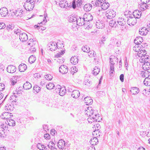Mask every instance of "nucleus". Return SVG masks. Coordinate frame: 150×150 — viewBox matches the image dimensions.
I'll use <instances>...</instances> for the list:
<instances>
[{"label": "nucleus", "instance_id": "nucleus-28", "mask_svg": "<svg viewBox=\"0 0 150 150\" xmlns=\"http://www.w3.org/2000/svg\"><path fill=\"white\" fill-rule=\"evenodd\" d=\"M78 59L77 56H74L71 57L70 59L71 63L74 65H75L78 62Z\"/></svg>", "mask_w": 150, "mask_h": 150}, {"label": "nucleus", "instance_id": "nucleus-31", "mask_svg": "<svg viewBox=\"0 0 150 150\" xmlns=\"http://www.w3.org/2000/svg\"><path fill=\"white\" fill-rule=\"evenodd\" d=\"M11 105L7 104L5 105V109L6 111L8 112H11L12 111L14 108L13 106Z\"/></svg>", "mask_w": 150, "mask_h": 150}, {"label": "nucleus", "instance_id": "nucleus-55", "mask_svg": "<svg viewBox=\"0 0 150 150\" xmlns=\"http://www.w3.org/2000/svg\"><path fill=\"white\" fill-rule=\"evenodd\" d=\"M64 51L61 50L60 52H59L58 53H57L55 56L57 58L60 57L61 55L64 54Z\"/></svg>", "mask_w": 150, "mask_h": 150}, {"label": "nucleus", "instance_id": "nucleus-5", "mask_svg": "<svg viewBox=\"0 0 150 150\" xmlns=\"http://www.w3.org/2000/svg\"><path fill=\"white\" fill-rule=\"evenodd\" d=\"M95 110H93L91 107L88 108L85 111V113L88 116L90 117V118H93V113L96 114Z\"/></svg>", "mask_w": 150, "mask_h": 150}, {"label": "nucleus", "instance_id": "nucleus-37", "mask_svg": "<svg viewBox=\"0 0 150 150\" xmlns=\"http://www.w3.org/2000/svg\"><path fill=\"white\" fill-rule=\"evenodd\" d=\"M92 8V5L89 4H85L83 7L84 9L86 11H90L91 9Z\"/></svg>", "mask_w": 150, "mask_h": 150}, {"label": "nucleus", "instance_id": "nucleus-54", "mask_svg": "<svg viewBox=\"0 0 150 150\" xmlns=\"http://www.w3.org/2000/svg\"><path fill=\"white\" fill-rule=\"evenodd\" d=\"M61 86L59 85H58L56 86L55 87V91L56 93H59V91H60V89L61 88Z\"/></svg>", "mask_w": 150, "mask_h": 150}, {"label": "nucleus", "instance_id": "nucleus-64", "mask_svg": "<svg viewBox=\"0 0 150 150\" xmlns=\"http://www.w3.org/2000/svg\"><path fill=\"white\" fill-rule=\"evenodd\" d=\"M48 127L46 125H43V129L44 131H45L46 132H47V131L49 130V129H48Z\"/></svg>", "mask_w": 150, "mask_h": 150}, {"label": "nucleus", "instance_id": "nucleus-49", "mask_svg": "<svg viewBox=\"0 0 150 150\" xmlns=\"http://www.w3.org/2000/svg\"><path fill=\"white\" fill-rule=\"evenodd\" d=\"M150 76V72L148 71H146L142 75L143 77L149 78Z\"/></svg>", "mask_w": 150, "mask_h": 150}, {"label": "nucleus", "instance_id": "nucleus-11", "mask_svg": "<svg viewBox=\"0 0 150 150\" xmlns=\"http://www.w3.org/2000/svg\"><path fill=\"white\" fill-rule=\"evenodd\" d=\"M93 127L95 128V131H93L92 134L95 136V134L97 135V133L99 132L98 130L100 129V125L98 123L96 122L95 124H94Z\"/></svg>", "mask_w": 150, "mask_h": 150}, {"label": "nucleus", "instance_id": "nucleus-43", "mask_svg": "<svg viewBox=\"0 0 150 150\" xmlns=\"http://www.w3.org/2000/svg\"><path fill=\"white\" fill-rule=\"evenodd\" d=\"M36 60L35 57L34 56L32 55L29 57L28 61L29 63L32 64L35 62Z\"/></svg>", "mask_w": 150, "mask_h": 150}, {"label": "nucleus", "instance_id": "nucleus-47", "mask_svg": "<svg viewBox=\"0 0 150 150\" xmlns=\"http://www.w3.org/2000/svg\"><path fill=\"white\" fill-rule=\"evenodd\" d=\"M100 69L98 67H94L93 71V74L95 75H97L100 72Z\"/></svg>", "mask_w": 150, "mask_h": 150}, {"label": "nucleus", "instance_id": "nucleus-38", "mask_svg": "<svg viewBox=\"0 0 150 150\" xmlns=\"http://www.w3.org/2000/svg\"><path fill=\"white\" fill-rule=\"evenodd\" d=\"M118 61V59L115 56H113L111 58H110V64H115V62L117 63Z\"/></svg>", "mask_w": 150, "mask_h": 150}, {"label": "nucleus", "instance_id": "nucleus-32", "mask_svg": "<svg viewBox=\"0 0 150 150\" xmlns=\"http://www.w3.org/2000/svg\"><path fill=\"white\" fill-rule=\"evenodd\" d=\"M130 91L132 93V94L133 95H135L139 93V90L138 88L136 87H133L132 88Z\"/></svg>", "mask_w": 150, "mask_h": 150}, {"label": "nucleus", "instance_id": "nucleus-4", "mask_svg": "<svg viewBox=\"0 0 150 150\" xmlns=\"http://www.w3.org/2000/svg\"><path fill=\"white\" fill-rule=\"evenodd\" d=\"M115 12L112 10H108L106 12V16L108 18H112L116 15Z\"/></svg>", "mask_w": 150, "mask_h": 150}, {"label": "nucleus", "instance_id": "nucleus-42", "mask_svg": "<svg viewBox=\"0 0 150 150\" xmlns=\"http://www.w3.org/2000/svg\"><path fill=\"white\" fill-rule=\"evenodd\" d=\"M54 87V85L53 83H50L46 86V88L48 90L53 89Z\"/></svg>", "mask_w": 150, "mask_h": 150}, {"label": "nucleus", "instance_id": "nucleus-60", "mask_svg": "<svg viewBox=\"0 0 150 150\" xmlns=\"http://www.w3.org/2000/svg\"><path fill=\"white\" fill-rule=\"evenodd\" d=\"M6 27L5 24L3 22H0V29H3Z\"/></svg>", "mask_w": 150, "mask_h": 150}, {"label": "nucleus", "instance_id": "nucleus-9", "mask_svg": "<svg viewBox=\"0 0 150 150\" xmlns=\"http://www.w3.org/2000/svg\"><path fill=\"white\" fill-rule=\"evenodd\" d=\"M83 17L86 22L88 23V22L91 21L93 19V17L91 14L88 13L84 14Z\"/></svg>", "mask_w": 150, "mask_h": 150}, {"label": "nucleus", "instance_id": "nucleus-59", "mask_svg": "<svg viewBox=\"0 0 150 150\" xmlns=\"http://www.w3.org/2000/svg\"><path fill=\"white\" fill-rule=\"evenodd\" d=\"M91 82L89 81V80H86L85 82V85L89 86L91 84Z\"/></svg>", "mask_w": 150, "mask_h": 150}, {"label": "nucleus", "instance_id": "nucleus-6", "mask_svg": "<svg viewBox=\"0 0 150 150\" xmlns=\"http://www.w3.org/2000/svg\"><path fill=\"white\" fill-rule=\"evenodd\" d=\"M48 46V47L49 48L50 50L51 51L55 50L57 48H58L57 43L54 42H50Z\"/></svg>", "mask_w": 150, "mask_h": 150}, {"label": "nucleus", "instance_id": "nucleus-61", "mask_svg": "<svg viewBox=\"0 0 150 150\" xmlns=\"http://www.w3.org/2000/svg\"><path fill=\"white\" fill-rule=\"evenodd\" d=\"M5 88L4 85L2 83H0V91H2Z\"/></svg>", "mask_w": 150, "mask_h": 150}, {"label": "nucleus", "instance_id": "nucleus-52", "mask_svg": "<svg viewBox=\"0 0 150 150\" xmlns=\"http://www.w3.org/2000/svg\"><path fill=\"white\" fill-rule=\"evenodd\" d=\"M17 97V96L16 95H13L12 96H11L10 97V100H11L14 103H16V98Z\"/></svg>", "mask_w": 150, "mask_h": 150}, {"label": "nucleus", "instance_id": "nucleus-22", "mask_svg": "<svg viewBox=\"0 0 150 150\" xmlns=\"http://www.w3.org/2000/svg\"><path fill=\"white\" fill-rule=\"evenodd\" d=\"M80 92L77 90H74L72 92L71 96L74 98H77L79 96Z\"/></svg>", "mask_w": 150, "mask_h": 150}, {"label": "nucleus", "instance_id": "nucleus-58", "mask_svg": "<svg viewBox=\"0 0 150 150\" xmlns=\"http://www.w3.org/2000/svg\"><path fill=\"white\" fill-rule=\"evenodd\" d=\"M44 146V145L40 143H38L37 144V148L40 150H42V149Z\"/></svg>", "mask_w": 150, "mask_h": 150}, {"label": "nucleus", "instance_id": "nucleus-3", "mask_svg": "<svg viewBox=\"0 0 150 150\" xmlns=\"http://www.w3.org/2000/svg\"><path fill=\"white\" fill-rule=\"evenodd\" d=\"M142 46L141 44H136L135 46L133 48V50L137 52V53H135V54H137L139 56V53L143 52V50H142Z\"/></svg>", "mask_w": 150, "mask_h": 150}, {"label": "nucleus", "instance_id": "nucleus-15", "mask_svg": "<svg viewBox=\"0 0 150 150\" xmlns=\"http://www.w3.org/2000/svg\"><path fill=\"white\" fill-rule=\"evenodd\" d=\"M146 53L145 52H143V54H142V53L141 52L140 53H139V57H141V59L143 61H144V63L148 62V59L149 58L146 56H145Z\"/></svg>", "mask_w": 150, "mask_h": 150}, {"label": "nucleus", "instance_id": "nucleus-19", "mask_svg": "<svg viewBox=\"0 0 150 150\" xmlns=\"http://www.w3.org/2000/svg\"><path fill=\"white\" fill-rule=\"evenodd\" d=\"M59 5L62 8H65L68 6V3L65 0H59Z\"/></svg>", "mask_w": 150, "mask_h": 150}, {"label": "nucleus", "instance_id": "nucleus-26", "mask_svg": "<svg viewBox=\"0 0 150 150\" xmlns=\"http://www.w3.org/2000/svg\"><path fill=\"white\" fill-rule=\"evenodd\" d=\"M22 12L23 10L20 8L17 9L16 10V16L18 18L22 17L23 15Z\"/></svg>", "mask_w": 150, "mask_h": 150}, {"label": "nucleus", "instance_id": "nucleus-35", "mask_svg": "<svg viewBox=\"0 0 150 150\" xmlns=\"http://www.w3.org/2000/svg\"><path fill=\"white\" fill-rule=\"evenodd\" d=\"M9 114L8 112H4L1 116V118L4 119L8 120L9 118Z\"/></svg>", "mask_w": 150, "mask_h": 150}, {"label": "nucleus", "instance_id": "nucleus-50", "mask_svg": "<svg viewBox=\"0 0 150 150\" xmlns=\"http://www.w3.org/2000/svg\"><path fill=\"white\" fill-rule=\"evenodd\" d=\"M114 64H110V74H112L113 72H114Z\"/></svg>", "mask_w": 150, "mask_h": 150}, {"label": "nucleus", "instance_id": "nucleus-12", "mask_svg": "<svg viewBox=\"0 0 150 150\" xmlns=\"http://www.w3.org/2000/svg\"><path fill=\"white\" fill-rule=\"evenodd\" d=\"M95 136L94 135L93 136L96 137H95L93 138H92L91 139L90 142L91 144L92 145H96L98 143V139L97 138V137H98V134L97 135H96V134L95 135Z\"/></svg>", "mask_w": 150, "mask_h": 150}, {"label": "nucleus", "instance_id": "nucleus-1", "mask_svg": "<svg viewBox=\"0 0 150 150\" xmlns=\"http://www.w3.org/2000/svg\"><path fill=\"white\" fill-rule=\"evenodd\" d=\"M34 2L33 0H27L25 3L24 7L27 11H30L34 7Z\"/></svg>", "mask_w": 150, "mask_h": 150}, {"label": "nucleus", "instance_id": "nucleus-21", "mask_svg": "<svg viewBox=\"0 0 150 150\" xmlns=\"http://www.w3.org/2000/svg\"><path fill=\"white\" fill-rule=\"evenodd\" d=\"M85 103L86 105H91L92 104L93 100L89 97H86L84 98Z\"/></svg>", "mask_w": 150, "mask_h": 150}, {"label": "nucleus", "instance_id": "nucleus-25", "mask_svg": "<svg viewBox=\"0 0 150 150\" xmlns=\"http://www.w3.org/2000/svg\"><path fill=\"white\" fill-rule=\"evenodd\" d=\"M82 1L81 0H78L76 2V3L75 2H73L72 7L74 8H76V6L79 7L82 4Z\"/></svg>", "mask_w": 150, "mask_h": 150}, {"label": "nucleus", "instance_id": "nucleus-34", "mask_svg": "<svg viewBox=\"0 0 150 150\" xmlns=\"http://www.w3.org/2000/svg\"><path fill=\"white\" fill-rule=\"evenodd\" d=\"M125 20L124 18H120L117 21V23L121 25H124L126 24Z\"/></svg>", "mask_w": 150, "mask_h": 150}, {"label": "nucleus", "instance_id": "nucleus-7", "mask_svg": "<svg viewBox=\"0 0 150 150\" xmlns=\"http://www.w3.org/2000/svg\"><path fill=\"white\" fill-rule=\"evenodd\" d=\"M76 23L77 25L80 26L83 25L84 26H85V25H87L88 23L85 22L83 17V18L80 17L77 18Z\"/></svg>", "mask_w": 150, "mask_h": 150}, {"label": "nucleus", "instance_id": "nucleus-16", "mask_svg": "<svg viewBox=\"0 0 150 150\" xmlns=\"http://www.w3.org/2000/svg\"><path fill=\"white\" fill-rule=\"evenodd\" d=\"M6 69L8 72L11 73H13L16 71L15 67L12 65L8 66Z\"/></svg>", "mask_w": 150, "mask_h": 150}, {"label": "nucleus", "instance_id": "nucleus-40", "mask_svg": "<svg viewBox=\"0 0 150 150\" xmlns=\"http://www.w3.org/2000/svg\"><path fill=\"white\" fill-rule=\"evenodd\" d=\"M94 112H96V114H94V113H93V118H91V119L93 120H95V121H96V122L97 121L99 122V120L98 118L99 116H98V113L97 111L96 110H95Z\"/></svg>", "mask_w": 150, "mask_h": 150}, {"label": "nucleus", "instance_id": "nucleus-56", "mask_svg": "<svg viewBox=\"0 0 150 150\" xmlns=\"http://www.w3.org/2000/svg\"><path fill=\"white\" fill-rule=\"evenodd\" d=\"M55 144L52 141H50L47 145V146L48 147V148L50 149V147H54Z\"/></svg>", "mask_w": 150, "mask_h": 150}, {"label": "nucleus", "instance_id": "nucleus-39", "mask_svg": "<svg viewBox=\"0 0 150 150\" xmlns=\"http://www.w3.org/2000/svg\"><path fill=\"white\" fill-rule=\"evenodd\" d=\"M60 91H59V95L61 96H63L65 95L66 93V90L64 87H61Z\"/></svg>", "mask_w": 150, "mask_h": 150}, {"label": "nucleus", "instance_id": "nucleus-53", "mask_svg": "<svg viewBox=\"0 0 150 150\" xmlns=\"http://www.w3.org/2000/svg\"><path fill=\"white\" fill-rule=\"evenodd\" d=\"M106 40L105 37L104 36H103L101 40L100 41V46H103L104 44V42Z\"/></svg>", "mask_w": 150, "mask_h": 150}, {"label": "nucleus", "instance_id": "nucleus-57", "mask_svg": "<svg viewBox=\"0 0 150 150\" xmlns=\"http://www.w3.org/2000/svg\"><path fill=\"white\" fill-rule=\"evenodd\" d=\"M45 77L47 80H52V76L50 74L46 75L45 76Z\"/></svg>", "mask_w": 150, "mask_h": 150}, {"label": "nucleus", "instance_id": "nucleus-44", "mask_svg": "<svg viewBox=\"0 0 150 150\" xmlns=\"http://www.w3.org/2000/svg\"><path fill=\"white\" fill-rule=\"evenodd\" d=\"M144 83L145 85L146 86H150V78H146L144 81Z\"/></svg>", "mask_w": 150, "mask_h": 150}, {"label": "nucleus", "instance_id": "nucleus-30", "mask_svg": "<svg viewBox=\"0 0 150 150\" xmlns=\"http://www.w3.org/2000/svg\"><path fill=\"white\" fill-rule=\"evenodd\" d=\"M23 87L25 90L29 89L31 88L32 85L29 82H26L24 84Z\"/></svg>", "mask_w": 150, "mask_h": 150}, {"label": "nucleus", "instance_id": "nucleus-63", "mask_svg": "<svg viewBox=\"0 0 150 150\" xmlns=\"http://www.w3.org/2000/svg\"><path fill=\"white\" fill-rule=\"evenodd\" d=\"M33 76L35 78H39L40 77L41 75L39 74L35 73L34 74Z\"/></svg>", "mask_w": 150, "mask_h": 150}, {"label": "nucleus", "instance_id": "nucleus-24", "mask_svg": "<svg viewBox=\"0 0 150 150\" xmlns=\"http://www.w3.org/2000/svg\"><path fill=\"white\" fill-rule=\"evenodd\" d=\"M110 6L108 2L105 1L102 3L100 6L102 9L105 10L107 9Z\"/></svg>", "mask_w": 150, "mask_h": 150}, {"label": "nucleus", "instance_id": "nucleus-2", "mask_svg": "<svg viewBox=\"0 0 150 150\" xmlns=\"http://www.w3.org/2000/svg\"><path fill=\"white\" fill-rule=\"evenodd\" d=\"M147 29L144 27L142 29H140L139 30V33L142 35H146L148 32H150V21L147 23Z\"/></svg>", "mask_w": 150, "mask_h": 150}, {"label": "nucleus", "instance_id": "nucleus-20", "mask_svg": "<svg viewBox=\"0 0 150 150\" xmlns=\"http://www.w3.org/2000/svg\"><path fill=\"white\" fill-rule=\"evenodd\" d=\"M133 15L134 16V17L136 18H139L142 14V13L141 11H139L138 10H136L134 11L133 13Z\"/></svg>", "mask_w": 150, "mask_h": 150}, {"label": "nucleus", "instance_id": "nucleus-51", "mask_svg": "<svg viewBox=\"0 0 150 150\" xmlns=\"http://www.w3.org/2000/svg\"><path fill=\"white\" fill-rule=\"evenodd\" d=\"M90 49V48L88 46L86 45L82 47V50L85 52H88Z\"/></svg>", "mask_w": 150, "mask_h": 150}, {"label": "nucleus", "instance_id": "nucleus-14", "mask_svg": "<svg viewBox=\"0 0 150 150\" xmlns=\"http://www.w3.org/2000/svg\"><path fill=\"white\" fill-rule=\"evenodd\" d=\"M96 25L98 29H102L104 27L105 24L103 21L98 20L96 22Z\"/></svg>", "mask_w": 150, "mask_h": 150}, {"label": "nucleus", "instance_id": "nucleus-13", "mask_svg": "<svg viewBox=\"0 0 150 150\" xmlns=\"http://www.w3.org/2000/svg\"><path fill=\"white\" fill-rule=\"evenodd\" d=\"M0 14L2 17H5L8 14V11L6 7H2L0 9Z\"/></svg>", "mask_w": 150, "mask_h": 150}, {"label": "nucleus", "instance_id": "nucleus-27", "mask_svg": "<svg viewBox=\"0 0 150 150\" xmlns=\"http://www.w3.org/2000/svg\"><path fill=\"white\" fill-rule=\"evenodd\" d=\"M142 67L144 70H148L150 69V63L147 62L142 65Z\"/></svg>", "mask_w": 150, "mask_h": 150}, {"label": "nucleus", "instance_id": "nucleus-10", "mask_svg": "<svg viewBox=\"0 0 150 150\" xmlns=\"http://www.w3.org/2000/svg\"><path fill=\"white\" fill-rule=\"evenodd\" d=\"M137 22V19L135 18L129 17L127 20V23L129 25H134Z\"/></svg>", "mask_w": 150, "mask_h": 150}, {"label": "nucleus", "instance_id": "nucleus-41", "mask_svg": "<svg viewBox=\"0 0 150 150\" xmlns=\"http://www.w3.org/2000/svg\"><path fill=\"white\" fill-rule=\"evenodd\" d=\"M109 25L112 27H116V26L117 25V22H116V21L115 20L112 19L110 21Z\"/></svg>", "mask_w": 150, "mask_h": 150}, {"label": "nucleus", "instance_id": "nucleus-23", "mask_svg": "<svg viewBox=\"0 0 150 150\" xmlns=\"http://www.w3.org/2000/svg\"><path fill=\"white\" fill-rule=\"evenodd\" d=\"M27 69V66L24 64L22 63L19 66L18 69L20 72H23Z\"/></svg>", "mask_w": 150, "mask_h": 150}, {"label": "nucleus", "instance_id": "nucleus-62", "mask_svg": "<svg viewBox=\"0 0 150 150\" xmlns=\"http://www.w3.org/2000/svg\"><path fill=\"white\" fill-rule=\"evenodd\" d=\"M102 2H100V1H97L95 3V5H96V6H100Z\"/></svg>", "mask_w": 150, "mask_h": 150}, {"label": "nucleus", "instance_id": "nucleus-8", "mask_svg": "<svg viewBox=\"0 0 150 150\" xmlns=\"http://www.w3.org/2000/svg\"><path fill=\"white\" fill-rule=\"evenodd\" d=\"M68 70L67 67L64 65H62L59 67V71L62 74H67Z\"/></svg>", "mask_w": 150, "mask_h": 150}, {"label": "nucleus", "instance_id": "nucleus-17", "mask_svg": "<svg viewBox=\"0 0 150 150\" xmlns=\"http://www.w3.org/2000/svg\"><path fill=\"white\" fill-rule=\"evenodd\" d=\"M19 39L22 42H24L27 40L28 39V36L25 33H22L20 34Z\"/></svg>", "mask_w": 150, "mask_h": 150}, {"label": "nucleus", "instance_id": "nucleus-46", "mask_svg": "<svg viewBox=\"0 0 150 150\" xmlns=\"http://www.w3.org/2000/svg\"><path fill=\"white\" fill-rule=\"evenodd\" d=\"M41 88L38 85H35L33 88V90L36 93H38L41 90Z\"/></svg>", "mask_w": 150, "mask_h": 150}, {"label": "nucleus", "instance_id": "nucleus-33", "mask_svg": "<svg viewBox=\"0 0 150 150\" xmlns=\"http://www.w3.org/2000/svg\"><path fill=\"white\" fill-rule=\"evenodd\" d=\"M5 123L10 126H14L15 125V122L14 120L9 119Z\"/></svg>", "mask_w": 150, "mask_h": 150}, {"label": "nucleus", "instance_id": "nucleus-36", "mask_svg": "<svg viewBox=\"0 0 150 150\" xmlns=\"http://www.w3.org/2000/svg\"><path fill=\"white\" fill-rule=\"evenodd\" d=\"M146 3H141L139 5V7L142 11H144L147 8L146 6L147 4Z\"/></svg>", "mask_w": 150, "mask_h": 150}, {"label": "nucleus", "instance_id": "nucleus-18", "mask_svg": "<svg viewBox=\"0 0 150 150\" xmlns=\"http://www.w3.org/2000/svg\"><path fill=\"white\" fill-rule=\"evenodd\" d=\"M65 144V142L63 140L61 139L58 142L57 145L59 148L63 149H64Z\"/></svg>", "mask_w": 150, "mask_h": 150}, {"label": "nucleus", "instance_id": "nucleus-29", "mask_svg": "<svg viewBox=\"0 0 150 150\" xmlns=\"http://www.w3.org/2000/svg\"><path fill=\"white\" fill-rule=\"evenodd\" d=\"M143 41V39L141 37H137L136 38L134 41V42L135 44H141Z\"/></svg>", "mask_w": 150, "mask_h": 150}, {"label": "nucleus", "instance_id": "nucleus-48", "mask_svg": "<svg viewBox=\"0 0 150 150\" xmlns=\"http://www.w3.org/2000/svg\"><path fill=\"white\" fill-rule=\"evenodd\" d=\"M77 17L76 16H70L69 18V21L70 22H74L76 21Z\"/></svg>", "mask_w": 150, "mask_h": 150}, {"label": "nucleus", "instance_id": "nucleus-45", "mask_svg": "<svg viewBox=\"0 0 150 150\" xmlns=\"http://www.w3.org/2000/svg\"><path fill=\"white\" fill-rule=\"evenodd\" d=\"M88 55L90 57H95L96 55V52L93 50H90L88 52Z\"/></svg>", "mask_w": 150, "mask_h": 150}]
</instances>
